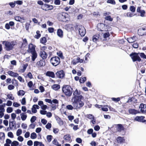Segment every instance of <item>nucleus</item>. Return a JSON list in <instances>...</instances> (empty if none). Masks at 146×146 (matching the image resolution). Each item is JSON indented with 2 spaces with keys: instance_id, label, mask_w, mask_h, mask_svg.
I'll return each mask as SVG.
<instances>
[{
  "instance_id": "f257e3e1",
  "label": "nucleus",
  "mask_w": 146,
  "mask_h": 146,
  "mask_svg": "<svg viewBox=\"0 0 146 146\" xmlns=\"http://www.w3.org/2000/svg\"><path fill=\"white\" fill-rule=\"evenodd\" d=\"M84 98L81 95L73 96L71 99V101L74 109H79L82 107L84 105Z\"/></svg>"
},
{
  "instance_id": "f03ea898",
  "label": "nucleus",
  "mask_w": 146,
  "mask_h": 146,
  "mask_svg": "<svg viewBox=\"0 0 146 146\" xmlns=\"http://www.w3.org/2000/svg\"><path fill=\"white\" fill-rule=\"evenodd\" d=\"M2 43L5 45V50L9 51L13 49L14 46L16 44V42L14 41L11 42L5 41H2Z\"/></svg>"
},
{
  "instance_id": "7ed1b4c3",
  "label": "nucleus",
  "mask_w": 146,
  "mask_h": 146,
  "mask_svg": "<svg viewBox=\"0 0 146 146\" xmlns=\"http://www.w3.org/2000/svg\"><path fill=\"white\" fill-rule=\"evenodd\" d=\"M97 28L98 30L101 31H109L111 30L110 27L107 26L103 23H99L97 25Z\"/></svg>"
},
{
  "instance_id": "20e7f679",
  "label": "nucleus",
  "mask_w": 146,
  "mask_h": 146,
  "mask_svg": "<svg viewBox=\"0 0 146 146\" xmlns=\"http://www.w3.org/2000/svg\"><path fill=\"white\" fill-rule=\"evenodd\" d=\"M72 89L68 85L64 86L62 88L63 92L67 96H70L72 93Z\"/></svg>"
},
{
  "instance_id": "39448f33",
  "label": "nucleus",
  "mask_w": 146,
  "mask_h": 146,
  "mask_svg": "<svg viewBox=\"0 0 146 146\" xmlns=\"http://www.w3.org/2000/svg\"><path fill=\"white\" fill-rule=\"evenodd\" d=\"M50 62L53 66H56L60 64V59L58 56L53 57L50 59Z\"/></svg>"
},
{
  "instance_id": "423d86ee",
  "label": "nucleus",
  "mask_w": 146,
  "mask_h": 146,
  "mask_svg": "<svg viewBox=\"0 0 146 146\" xmlns=\"http://www.w3.org/2000/svg\"><path fill=\"white\" fill-rule=\"evenodd\" d=\"M85 61L83 59H81L79 57H76L73 59L72 62L73 64L75 65L79 62L85 63Z\"/></svg>"
},
{
  "instance_id": "0eeeda50",
  "label": "nucleus",
  "mask_w": 146,
  "mask_h": 146,
  "mask_svg": "<svg viewBox=\"0 0 146 146\" xmlns=\"http://www.w3.org/2000/svg\"><path fill=\"white\" fill-rule=\"evenodd\" d=\"M130 56L133 61H138L140 62L141 59L137 53H134L132 54H131Z\"/></svg>"
},
{
  "instance_id": "6e6552de",
  "label": "nucleus",
  "mask_w": 146,
  "mask_h": 146,
  "mask_svg": "<svg viewBox=\"0 0 146 146\" xmlns=\"http://www.w3.org/2000/svg\"><path fill=\"white\" fill-rule=\"evenodd\" d=\"M141 7H138L137 9V12L139 13V15L142 17H144L145 14V11L141 9Z\"/></svg>"
},
{
  "instance_id": "1a4fd4ad",
  "label": "nucleus",
  "mask_w": 146,
  "mask_h": 146,
  "mask_svg": "<svg viewBox=\"0 0 146 146\" xmlns=\"http://www.w3.org/2000/svg\"><path fill=\"white\" fill-rule=\"evenodd\" d=\"M138 33L140 35H143L146 34V27H143L139 29Z\"/></svg>"
},
{
  "instance_id": "9d476101",
  "label": "nucleus",
  "mask_w": 146,
  "mask_h": 146,
  "mask_svg": "<svg viewBox=\"0 0 146 146\" xmlns=\"http://www.w3.org/2000/svg\"><path fill=\"white\" fill-rule=\"evenodd\" d=\"M79 32L81 36H84L86 33V31L84 27L82 26H80L79 27Z\"/></svg>"
},
{
  "instance_id": "9b49d317",
  "label": "nucleus",
  "mask_w": 146,
  "mask_h": 146,
  "mask_svg": "<svg viewBox=\"0 0 146 146\" xmlns=\"http://www.w3.org/2000/svg\"><path fill=\"white\" fill-rule=\"evenodd\" d=\"M35 46L32 44H30L29 45L28 49L27 50L28 52L31 53L35 51Z\"/></svg>"
},
{
  "instance_id": "f8f14e48",
  "label": "nucleus",
  "mask_w": 146,
  "mask_h": 146,
  "mask_svg": "<svg viewBox=\"0 0 146 146\" xmlns=\"http://www.w3.org/2000/svg\"><path fill=\"white\" fill-rule=\"evenodd\" d=\"M140 111L142 113H146V105L143 104H141L139 106Z\"/></svg>"
},
{
  "instance_id": "ddd939ff",
  "label": "nucleus",
  "mask_w": 146,
  "mask_h": 146,
  "mask_svg": "<svg viewBox=\"0 0 146 146\" xmlns=\"http://www.w3.org/2000/svg\"><path fill=\"white\" fill-rule=\"evenodd\" d=\"M100 39H102L100 38V35L98 34L94 35L92 37V40L93 42H95L99 41Z\"/></svg>"
},
{
  "instance_id": "4468645a",
  "label": "nucleus",
  "mask_w": 146,
  "mask_h": 146,
  "mask_svg": "<svg viewBox=\"0 0 146 146\" xmlns=\"http://www.w3.org/2000/svg\"><path fill=\"white\" fill-rule=\"evenodd\" d=\"M68 15L66 13H63L61 14V17L63 21H68Z\"/></svg>"
},
{
  "instance_id": "2eb2a0df",
  "label": "nucleus",
  "mask_w": 146,
  "mask_h": 146,
  "mask_svg": "<svg viewBox=\"0 0 146 146\" xmlns=\"http://www.w3.org/2000/svg\"><path fill=\"white\" fill-rule=\"evenodd\" d=\"M57 76L59 78H62L64 77V74L62 70L58 71L56 73Z\"/></svg>"
},
{
  "instance_id": "dca6fc26",
  "label": "nucleus",
  "mask_w": 146,
  "mask_h": 146,
  "mask_svg": "<svg viewBox=\"0 0 146 146\" xmlns=\"http://www.w3.org/2000/svg\"><path fill=\"white\" fill-rule=\"evenodd\" d=\"M45 62L44 60H40V61H38L36 63V66L38 67L41 66H43L45 65Z\"/></svg>"
},
{
  "instance_id": "f3484780",
  "label": "nucleus",
  "mask_w": 146,
  "mask_h": 146,
  "mask_svg": "<svg viewBox=\"0 0 146 146\" xmlns=\"http://www.w3.org/2000/svg\"><path fill=\"white\" fill-rule=\"evenodd\" d=\"M15 19L17 21L23 23L25 20V19L24 17H21L19 16H16L14 17Z\"/></svg>"
},
{
  "instance_id": "a211bd4d",
  "label": "nucleus",
  "mask_w": 146,
  "mask_h": 146,
  "mask_svg": "<svg viewBox=\"0 0 146 146\" xmlns=\"http://www.w3.org/2000/svg\"><path fill=\"white\" fill-rule=\"evenodd\" d=\"M7 73L9 76H11L14 77H17L19 75V74L16 72H14L12 71L9 70L8 71Z\"/></svg>"
},
{
  "instance_id": "6ab92c4d",
  "label": "nucleus",
  "mask_w": 146,
  "mask_h": 146,
  "mask_svg": "<svg viewBox=\"0 0 146 146\" xmlns=\"http://www.w3.org/2000/svg\"><path fill=\"white\" fill-rule=\"evenodd\" d=\"M138 38L136 36H133L132 37L128 38L127 40L129 43H132L135 41H137Z\"/></svg>"
},
{
  "instance_id": "aec40b11",
  "label": "nucleus",
  "mask_w": 146,
  "mask_h": 146,
  "mask_svg": "<svg viewBox=\"0 0 146 146\" xmlns=\"http://www.w3.org/2000/svg\"><path fill=\"white\" fill-rule=\"evenodd\" d=\"M39 55L43 59H46L47 58L48 56L47 54L43 51H40Z\"/></svg>"
},
{
  "instance_id": "412c9836",
  "label": "nucleus",
  "mask_w": 146,
  "mask_h": 146,
  "mask_svg": "<svg viewBox=\"0 0 146 146\" xmlns=\"http://www.w3.org/2000/svg\"><path fill=\"white\" fill-rule=\"evenodd\" d=\"M57 34L58 36L60 38H62L63 36V32L61 29H58L57 31Z\"/></svg>"
},
{
  "instance_id": "4be33fe9",
  "label": "nucleus",
  "mask_w": 146,
  "mask_h": 146,
  "mask_svg": "<svg viewBox=\"0 0 146 146\" xmlns=\"http://www.w3.org/2000/svg\"><path fill=\"white\" fill-rule=\"evenodd\" d=\"M45 7V9H42L43 10L46 11L49 10H52L53 8V6L51 5H49L47 4H45L44 6Z\"/></svg>"
},
{
  "instance_id": "5701e85b",
  "label": "nucleus",
  "mask_w": 146,
  "mask_h": 146,
  "mask_svg": "<svg viewBox=\"0 0 146 146\" xmlns=\"http://www.w3.org/2000/svg\"><path fill=\"white\" fill-rule=\"evenodd\" d=\"M145 117L144 116H137L135 118L136 121L143 122V121Z\"/></svg>"
},
{
  "instance_id": "b1692460",
  "label": "nucleus",
  "mask_w": 146,
  "mask_h": 146,
  "mask_svg": "<svg viewBox=\"0 0 146 146\" xmlns=\"http://www.w3.org/2000/svg\"><path fill=\"white\" fill-rule=\"evenodd\" d=\"M64 139L66 142H70L71 141V136L68 134L65 135L64 137Z\"/></svg>"
},
{
  "instance_id": "393cba45",
  "label": "nucleus",
  "mask_w": 146,
  "mask_h": 146,
  "mask_svg": "<svg viewBox=\"0 0 146 146\" xmlns=\"http://www.w3.org/2000/svg\"><path fill=\"white\" fill-rule=\"evenodd\" d=\"M31 54L32 61H34L37 57V54L36 51L31 53Z\"/></svg>"
},
{
  "instance_id": "a878e982",
  "label": "nucleus",
  "mask_w": 146,
  "mask_h": 146,
  "mask_svg": "<svg viewBox=\"0 0 146 146\" xmlns=\"http://www.w3.org/2000/svg\"><path fill=\"white\" fill-rule=\"evenodd\" d=\"M39 107L37 105H34L32 108V111L33 113H35L37 112L36 109H38Z\"/></svg>"
},
{
  "instance_id": "bb28decb",
  "label": "nucleus",
  "mask_w": 146,
  "mask_h": 146,
  "mask_svg": "<svg viewBox=\"0 0 146 146\" xmlns=\"http://www.w3.org/2000/svg\"><path fill=\"white\" fill-rule=\"evenodd\" d=\"M46 75L49 77H51L52 78H54L55 77V74L54 73L51 71H47L46 74Z\"/></svg>"
},
{
  "instance_id": "cd10ccee",
  "label": "nucleus",
  "mask_w": 146,
  "mask_h": 146,
  "mask_svg": "<svg viewBox=\"0 0 146 146\" xmlns=\"http://www.w3.org/2000/svg\"><path fill=\"white\" fill-rule=\"evenodd\" d=\"M129 112L132 114H136L139 113V111L134 109H130L129 110Z\"/></svg>"
},
{
  "instance_id": "c85d7f7f",
  "label": "nucleus",
  "mask_w": 146,
  "mask_h": 146,
  "mask_svg": "<svg viewBox=\"0 0 146 146\" xmlns=\"http://www.w3.org/2000/svg\"><path fill=\"white\" fill-rule=\"evenodd\" d=\"M117 140L118 143H122L124 142L125 140L123 137H119L117 138Z\"/></svg>"
},
{
  "instance_id": "c756f323",
  "label": "nucleus",
  "mask_w": 146,
  "mask_h": 146,
  "mask_svg": "<svg viewBox=\"0 0 146 146\" xmlns=\"http://www.w3.org/2000/svg\"><path fill=\"white\" fill-rule=\"evenodd\" d=\"M21 118L22 121H25L27 117V114L25 113H21L20 114Z\"/></svg>"
},
{
  "instance_id": "7c9ffc66",
  "label": "nucleus",
  "mask_w": 146,
  "mask_h": 146,
  "mask_svg": "<svg viewBox=\"0 0 146 146\" xmlns=\"http://www.w3.org/2000/svg\"><path fill=\"white\" fill-rule=\"evenodd\" d=\"M117 130L118 131H120L123 130V127L121 124H118L116 127Z\"/></svg>"
},
{
  "instance_id": "2f4dec72",
  "label": "nucleus",
  "mask_w": 146,
  "mask_h": 146,
  "mask_svg": "<svg viewBox=\"0 0 146 146\" xmlns=\"http://www.w3.org/2000/svg\"><path fill=\"white\" fill-rule=\"evenodd\" d=\"M52 88L55 90H57L60 88V86L58 84H54L52 86Z\"/></svg>"
},
{
  "instance_id": "473e14b6",
  "label": "nucleus",
  "mask_w": 146,
  "mask_h": 146,
  "mask_svg": "<svg viewBox=\"0 0 146 146\" xmlns=\"http://www.w3.org/2000/svg\"><path fill=\"white\" fill-rule=\"evenodd\" d=\"M56 121H57L58 123L60 125H62L63 124V122L60 118L58 117L56 118Z\"/></svg>"
},
{
  "instance_id": "72a5a7b5",
  "label": "nucleus",
  "mask_w": 146,
  "mask_h": 146,
  "mask_svg": "<svg viewBox=\"0 0 146 146\" xmlns=\"http://www.w3.org/2000/svg\"><path fill=\"white\" fill-rule=\"evenodd\" d=\"M23 42L22 44V46L23 47H25L27 44V40L26 38H23Z\"/></svg>"
},
{
  "instance_id": "f704fd0d",
  "label": "nucleus",
  "mask_w": 146,
  "mask_h": 146,
  "mask_svg": "<svg viewBox=\"0 0 146 146\" xmlns=\"http://www.w3.org/2000/svg\"><path fill=\"white\" fill-rule=\"evenodd\" d=\"M80 94V92L79 90H78L77 89H76L73 93V95L74 96H78Z\"/></svg>"
},
{
  "instance_id": "c9c22d12",
  "label": "nucleus",
  "mask_w": 146,
  "mask_h": 146,
  "mask_svg": "<svg viewBox=\"0 0 146 146\" xmlns=\"http://www.w3.org/2000/svg\"><path fill=\"white\" fill-rule=\"evenodd\" d=\"M25 94V91L23 90H20L17 92V94L19 96H23Z\"/></svg>"
},
{
  "instance_id": "e433bc0d",
  "label": "nucleus",
  "mask_w": 146,
  "mask_h": 146,
  "mask_svg": "<svg viewBox=\"0 0 146 146\" xmlns=\"http://www.w3.org/2000/svg\"><path fill=\"white\" fill-rule=\"evenodd\" d=\"M19 145V143L17 141H14L11 143V146H17Z\"/></svg>"
},
{
  "instance_id": "4c0bfd02",
  "label": "nucleus",
  "mask_w": 146,
  "mask_h": 146,
  "mask_svg": "<svg viewBox=\"0 0 146 146\" xmlns=\"http://www.w3.org/2000/svg\"><path fill=\"white\" fill-rule=\"evenodd\" d=\"M30 137L31 139H35L37 137L36 134L35 132H33L31 133Z\"/></svg>"
},
{
  "instance_id": "58836bf2",
  "label": "nucleus",
  "mask_w": 146,
  "mask_h": 146,
  "mask_svg": "<svg viewBox=\"0 0 146 146\" xmlns=\"http://www.w3.org/2000/svg\"><path fill=\"white\" fill-rule=\"evenodd\" d=\"M52 143L55 145L57 146H61V145L59 144L57 140L56 139H54L52 141Z\"/></svg>"
},
{
  "instance_id": "ea45409f",
  "label": "nucleus",
  "mask_w": 146,
  "mask_h": 146,
  "mask_svg": "<svg viewBox=\"0 0 146 146\" xmlns=\"http://www.w3.org/2000/svg\"><path fill=\"white\" fill-rule=\"evenodd\" d=\"M36 35L35 36V38H39L41 36V35L40 34V32L39 31H36Z\"/></svg>"
},
{
  "instance_id": "a19ab883",
  "label": "nucleus",
  "mask_w": 146,
  "mask_h": 146,
  "mask_svg": "<svg viewBox=\"0 0 146 146\" xmlns=\"http://www.w3.org/2000/svg\"><path fill=\"white\" fill-rule=\"evenodd\" d=\"M66 108L69 110H72L73 109H74V106H72L71 105H68L66 107Z\"/></svg>"
},
{
  "instance_id": "79ce46f5",
  "label": "nucleus",
  "mask_w": 146,
  "mask_h": 146,
  "mask_svg": "<svg viewBox=\"0 0 146 146\" xmlns=\"http://www.w3.org/2000/svg\"><path fill=\"white\" fill-rule=\"evenodd\" d=\"M20 101L22 105H25L26 104V100L25 98L23 97L20 100Z\"/></svg>"
},
{
  "instance_id": "37998d69",
  "label": "nucleus",
  "mask_w": 146,
  "mask_h": 146,
  "mask_svg": "<svg viewBox=\"0 0 146 146\" xmlns=\"http://www.w3.org/2000/svg\"><path fill=\"white\" fill-rule=\"evenodd\" d=\"M46 38L44 37L41 38L40 40V42L43 44L46 42Z\"/></svg>"
},
{
  "instance_id": "c03bdc74",
  "label": "nucleus",
  "mask_w": 146,
  "mask_h": 146,
  "mask_svg": "<svg viewBox=\"0 0 146 146\" xmlns=\"http://www.w3.org/2000/svg\"><path fill=\"white\" fill-rule=\"evenodd\" d=\"M86 80V77H82L80 79L79 81L80 83H83Z\"/></svg>"
},
{
  "instance_id": "a18cd8bd",
  "label": "nucleus",
  "mask_w": 146,
  "mask_h": 146,
  "mask_svg": "<svg viewBox=\"0 0 146 146\" xmlns=\"http://www.w3.org/2000/svg\"><path fill=\"white\" fill-rule=\"evenodd\" d=\"M7 98L10 100H13L14 99V97L13 96L12 94H9L7 96Z\"/></svg>"
},
{
  "instance_id": "49530a36",
  "label": "nucleus",
  "mask_w": 146,
  "mask_h": 146,
  "mask_svg": "<svg viewBox=\"0 0 146 146\" xmlns=\"http://www.w3.org/2000/svg\"><path fill=\"white\" fill-rule=\"evenodd\" d=\"M22 133V130L20 129H19L17 130V131L16 134L17 136H19Z\"/></svg>"
},
{
  "instance_id": "de8ad7c7",
  "label": "nucleus",
  "mask_w": 146,
  "mask_h": 146,
  "mask_svg": "<svg viewBox=\"0 0 146 146\" xmlns=\"http://www.w3.org/2000/svg\"><path fill=\"white\" fill-rule=\"evenodd\" d=\"M68 30L71 31L73 29V25L72 24H69L67 25Z\"/></svg>"
},
{
  "instance_id": "09e8293b",
  "label": "nucleus",
  "mask_w": 146,
  "mask_h": 146,
  "mask_svg": "<svg viewBox=\"0 0 146 146\" xmlns=\"http://www.w3.org/2000/svg\"><path fill=\"white\" fill-rule=\"evenodd\" d=\"M5 138V133L3 132H0V140L4 139Z\"/></svg>"
},
{
  "instance_id": "8fccbe9b",
  "label": "nucleus",
  "mask_w": 146,
  "mask_h": 146,
  "mask_svg": "<svg viewBox=\"0 0 146 146\" xmlns=\"http://www.w3.org/2000/svg\"><path fill=\"white\" fill-rule=\"evenodd\" d=\"M18 137L17 138V140L20 142H23L24 140V138L23 137L20 135L18 136Z\"/></svg>"
},
{
  "instance_id": "3c124183",
  "label": "nucleus",
  "mask_w": 146,
  "mask_h": 146,
  "mask_svg": "<svg viewBox=\"0 0 146 146\" xmlns=\"http://www.w3.org/2000/svg\"><path fill=\"white\" fill-rule=\"evenodd\" d=\"M129 9L133 13L135 11V8L133 6H131L129 7Z\"/></svg>"
},
{
  "instance_id": "603ef678",
  "label": "nucleus",
  "mask_w": 146,
  "mask_h": 146,
  "mask_svg": "<svg viewBox=\"0 0 146 146\" xmlns=\"http://www.w3.org/2000/svg\"><path fill=\"white\" fill-rule=\"evenodd\" d=\"M110 36V34L108 32H107L106 33H105L103 35V37L104 38V39L109 37V36ZM103 40H105L104 39H103Z\"/></svg>"
},
{
  "instance_id": "864d4df0",
  "label": "nucleus",
  "mask_w": 146,
  "mask_h": 146,
  "mask_svg": "<svg viewBox=\"0 0 146 146\" xmlns=\"http://www.w3.org/2000/svg\"><path fill=\"white\" fill-rule=\"evenodd\" d=\"M7 112L8 113L12 112L13 111V109L11 107H9L7 109Z\"/></svg>"
},
{
  "instance_id": "5fc2aeb1",
  "label": "nucleus",
  "mask_w": 146,
  "mask_h": 146,
  "mask_svg": "<svg viewBox=\"0 0 146 146\" xmlns=\"http://www.w3.org/2000/svg\"><path fill=\"white\" fill-rule=\"evenodd\" d=\"M7 135L9 137L11 138H14V137L13 133L11 131H10L8 133Z\"/></svg>"
},
{
  "instance_id": "6e6d98bb",
  "label": "nucleus",
  "mask_w": 146,
  "mask_h": 146,
  "mask_svg": "<svg viewBox=\"0 0 146 146\" xmlns=\"http://www.w3.org/2000/svg\"><path fill=\"white\" fill-rule=\"evenodd\" d=\"M17 77V79L19 80L20 82H25V80L22 78L20 76H19V75Z\"/></svg>"
},
{
  "instance_id": "4d7b16f0",
  "label": "nucleus",
  "mask_w": 146,
  "mask_h": 146,
  "mask_svg": "<svg viewBox=\"0 0 146 146\" xmlns=\"http://www.w3.org/2000/svg\"><path fill=\"white\" fill-rule=\"evenodd\" d=\"M52 137V136L51 135H48L47 136L46 139L48 142H50L51 141Z\"/></svg>"
},
{
  "instance_id": "13d9d810",
  "label": "nucleus",
  "mask_w": 146,
  "mask_h": 146,
  "mask_svg": "<svg viewBox=\"0 0 146 146\" xmlns=\"http://www.w3.org/2000/svg\"><path fill=\"white\" fill-rule=\"evenodd\" d=\"M107 3L113 5H115V2L114 0H108L107 1Z\"/></svg>"
},
{
  "instance_id": "bf43d9fd",
  "label": "nucleus",
  "mask_w": 146,
  "mask_h": 146,
  "mask_svg": "<svg viewBox=\"0 0 146 146\" xmlns=\"http://www.w3.org/2000/svg\"><path fill=\"white\" fill-rule=\"evenodd\" d=\"M12 105V102L10 100H8L6 103V105L8 106H11Z\"/></svg>"
},
{
  "instance_id": "052dcab7",
  "label": "nucleus",
  "mask_w": 146,
  "mask_h": 146,
  "mask_svg": "<svg viewBox=\"0 0 146 146\" xmlns=\"http://www.w3.org/2000/svg\"><path fill=\"white\" fill-rule=\"evenodd\" d=\"M133 14L131 12H128L126 13V17H131L133 16Z\"/></svg>"
},
{
  "instance_id": "680f3d73",
  "label": "nucleus",
  "mask_w": 146,
  "mask_h": 146,
  "mask_svg": "<svg viewBox=\"0 0 146 146\" xmlns=\"http://www.w3.org/2000/svg\"><path fill=\"white\" fill-rule=\"evenodd\" d=\"M36 119V117L33 116L31 118L30 121L31 123H33Z\"/></svg>"
},
{
  "instance_id": "e2e57ef3",
  "label": "nucleus",
  "mask_w": 146,
  "mask_h": 146,
  "mask_svg": "<svg viewBox=\"0 0 146 146\" xmlns=\"http://www.w3.org/2000/svg\"><path fill=\"white\" fill-rule=\"evenodd\" d=\"M48 30L49 33H52L54 32V29L53 28L49 27L48 28Z\"/></svg>"
},
{
  "instance_id": "0e129e2a",
  "label": "nucleus",
  "mask_w": 146,
  "mask_h": 146,
  "mask_svg": "<svg viewBox=\"0 0 146 146\" xmlns=\"http://www.w3.org/2000/svg\"><path fill=\"white\" fill-rule=\"evenodd\" d=\"M20 106V104L17 102H14L13 104V106L15 107H18Z\"/></svg>"
},
{
  "instance_id": "69168bd1",
  "label": "nucleus",
  "mask_w": 146,
  "mask_h": 146,
  "mask_svg": "<svg viewBox=\"0 0 146 146\" xmlns=\"http://www.w3.org/2000/svg\"><path fill=\"white\" fill-rule=\"evenodd\" d=\"M27 76L28 78L31 79L33 78V76L31 72H29L27 74Z\"/></svg>"
},
{
  "instance_id": "338daca9",
  "label": "nucleus",
  "mask_w": 146,
  "mask_h": 146,
  "mask_svg": "<svg viewBox=\"0 0 146 146\" xmlns=\"http://www.w3.org/2000/svg\"><path fill=\"white\" fill-rule=\"evenodd\" d=\"M14 88V86L12 84L9 85L8 86V88L9 90L13 89Z\"/></svg>"
},
{
  "instance_id": "774afa93",
  "label": "nucleus",
  "mask_w": 146,
  "mask_h": 146,
  "mask_svg": "<svg viewBox=\"0 0 146 146\" xmlns=\"http://www.w3.org/2000/svg\"><path fill=\"white\" fill-rule=\"evenodd\" d=\"M30 135V132H26L24 135V137L26 138H27L29 137Z\"/></svg>"
}]
</instances>
